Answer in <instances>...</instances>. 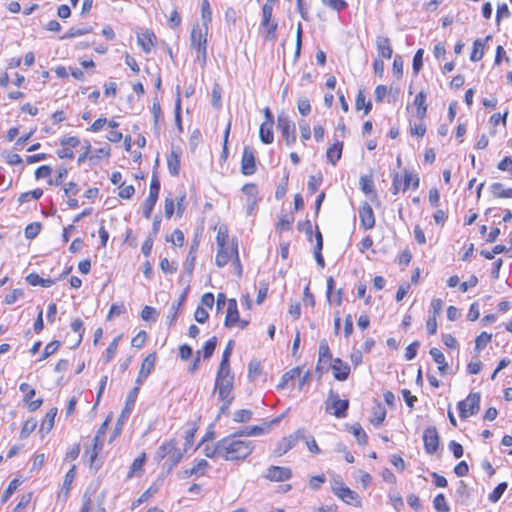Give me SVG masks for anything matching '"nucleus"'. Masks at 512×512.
<instances>
[{
    "label": "nucleus",
    "mask_w": 512,
    "mask_h": 512,
    "mask_svg": "<svg viewBox=\"0 0 512 512\" xmlns=\"http://www.w3.org/2000/svg\"><path fill=\"white\" fill-rule=\"evenodd\" d=\"M76 476V467L75 465L72 466V468L66 473L63 486H62V492H64L65 495H67L70 491V487L72 482L74 481Z\"/></svg>",
    "instance_id": "c03bdc74"
},
{
    "label": "nucleus",
    "mask_w": 512,
    "mask_h": 512,
    "mask_svg": "<svg viewBox=\"0 0 512 512\" xmlns=\"http://www.w3.org/2000/svg\"><path fill=\"white\" fill-rule=\"evenodd\" d=\"M506 489H507V483L506 482L499 483L494 488V490L488 495V499L492 503H496L502 497V495L506 491Z\"/></svg>",
    "instance_id": "a18cd8bd"
},
{
    "label": "nucleus",
    "mask_w": 512,
    "mask_h": 512,
    "mask_svg": "<svg viewBox=\"0 0 512 512\" xmlns=\"http://www.w3.org/2000/svg\"><path fill=\"white\" fill-rule=\"evenodd\" d=\"M156 362V356L154 354H149L145 357L143 360L139 374H141V377H148L149 374L152 372L154 365Z\"/></svg>",
    "instance_id": "72a5a7b5"
},
{
    "label": "nucleus",
    "mask_w": 512,
    "mask_h": 512,
    "mask_svg": "<svg viewBox=\"0 0 512 512\" xmlns=\"http://www.w3.org/2000/svg\"><path fill=\"white\" fill-rule=\"evenodd\" d=\"M490 191L495 198H512V188L505 189L500 182L492 183Z\"/></svg>",
    "instance_id": "7c9ffc66"
},
{
    "label": "nucleus",
    "mask_w": 512,
    "mask_h": 512,
    "mask_svg": "<svg viewBox=\"0 0 512 512\" xmlns=\"http://www.w3.org/2000/svg\"><path fill=\"white\" fill-rule=\"evenodd\" d=\"M292 477V470L284 466H269L263 473V478L272 482H284Z\"/></svg>",
    "instance_id": "1a4fd4ad"
},
{
    "label": "nucleus",
    "mask_w": 512,
    "mask_h": 512,
    "mask_svg": "<svg viewBox=\"0 0 512 512\" xmlns=\"http://www.w3.org/2000/svg\"><path fill=\"white\" fill-rule=\"evenodd\" d=\"M480 393H470L466 399L460 401L457 405L459 416L466 419L470 416L477 414L480 410Z\"/></svg>",
    "instance_id": "0eeeda50"
},
{
    "label": "nucleus",
    "mask_w": 512,
    "mask_h": 512,
    "mask_svg": "<svg viewBox=\"0 0 512 512\" xmlns=\"http://www.w3.org/2000/svg\"><path fill=\"white\" fill-rule=\"evenodd\" d=\"M197 250H198V242L194 241L190 246L189 253L187 255V259L184 264L185 270L189 274H191L194 269Z\"/></svg>",
    "instance_id": "473e14b6"
},
{
    "label": "nucleus",
    "mask_w": 512,
    "mask_h": 512,
    "mask_svg": "<svg viewBox=\"0 0 512 512\" xmlns=\"http://www.w3.org/2000/svg\"><path fill=\"white\" fill-rule=\"evenodd\" d=\"M500 171H508L512 177V158L509 156L504 157L497 165Z\"/></svg>",
    "instance_id": "774afa93"
},
{
    "label": "nucleus",
    "mask_w": 512,
    "mask_h": 512,
    "mask_svg": "<svg viewBox=\"0 0 512 512\" xmlns=\"http://www.w3.org/2000/svg\"><path fill=\"white\" fill-rule=\"evenodd\" d=\"M203 452H204V455L208 458L222 457V449L220 448V440L213 447L206 446L204 448Z\"/></svg>",
    "instance_id": "864d4df0"
},
{
    "label": "nucleus",
    "mask_w": 512,
    "mask_h": 512,
    "mask_svg": "<svg viewBox=\"0 0 512 512\" xmlns=\"http://www.w3.org/2000/svg\"><path fill=\"white\" fill-rule=\"evenodd\" d=\"M40 229H41V225L39 223L29 224L25 228V236H26V238H28V239L35 238L39 234Z\"/></svg>",
    "instance_id": "e2e57ef3"
},
{
    "label": "nucleus",
    "mask_w": 512,
    "mask_h": 512,
    "mask_svg": "<svg viewBox=\"0 0 512 512\" xmlns=\"http://www.w3.org/2000/svg\"><path fill=\"white\" fill-rule=\"evenodd\" d=\"M160 192V181L156 176H153L150 182L149 195L150 197L158 199Z\"/></svg>",
    "instance_id": "0e129e2a"
},
{
    "label": "nucleus",
    "mask_w": 512,
    "mask_h": 512,
    "mask_svg": "<svg viewBox=\"0 0 512 512\" xmlns=\"http://www.w3.org/2000/svg\"><path fill=\"white\" fill-rule=\"evenodd\" d=\"M270 431V425H266L263 423L262 425H255L245 428L242 431H239L237 435L239 436H259Z\"/></svg>",
    "instance_id": "a878e982"
},
{
    "label": "nucleus",
    "mask_w": 512,
    "mask_h": 512,
    "mask_svg": "<svg viewBox=\"0 0 512 512\" xmlns=\"http://www.w3.org/2000/svg\"><path fill=\"white\" fill-rule=\"evenodd\" d=\"M331 489L334 495L346 504L353 505L355 507L361 506V497L358 493L346 486L341 479H333L331 481Z\"/></svg>",
    "instance_id": "20e7f679"
},
{
    "label": "nucleus",
    "mask_w": 512,
    "mask_h": 512,
    "mask_svg": "<svg viewBox=\"0 0 512 512\" xmlns=\"http://www.w3.org/2000/svg\"><path fill=\"white\" fill-rule=\"evenodd\" d=\"M273 123L263 122L260 126L259 136L264 144H271L274 140L272 132Z\"/></svg>",
    "instance_id": "c756f323"
},
{
    "label": "nucleus",
    "mask_w": 512,
    "mask_h": 512,
    "mask_svg": "<svg viewBox=\"0 0 512 512\" xmlns=\"http://www.w3.org/2000/svg\"><path fill=\"white\" fill-rule=\"evenodd\" d=\"M432 359L438 364V370L442 375H445L448 370V364L445 360L444 354L438 348H431L429 351Z\"/></svg>",
    "instance_id": "5701e85b"
},
{
    "label": "nucleus",
    "mask_w": 512,
    "mask_h": 512,
    "mask_svg": "<svg viewBox=\"0 0 512 512\" xmlns=\"http://www.w3.org/2000/svg\"><path fill=\"white\" fill-rule=\"evenodd\" d=\"M300 372V368L296 367L283 374L281 381L278 384V388L283 389L290 380H293L296 376L300 375Z\"/></svg>",
    "instance_id": "de8ad7c7"
},
{
    "label": "nucleus",
    "mask_w": 512,
    "mask_h": 512,
    "mask_svg": "<svg viewBox=\"0 0 512 512\" xmlns=\"http://www.w3.org/2000/svg\"><path fill=\"white\" fill-rule=\"evenodd\" d=\"M359 219L361 226L365 230L372 229L375 225V217L372 207L367 203H363L359 207Z\"/></svg>",
    "instance_id": "f8f14e48"
},
{
    "label": "nucleus",
    "mask_w": 512,
    "mask_h": 512,
    "mask_svg": "<svg viewBox=\"0 0 512 512\" xmlns=\"http://www.w3.org/2000/svg\"><path fill=\"white\" fill-rule=\"evenodd\" d=\"M349 401L347 399H340L339 395L333 390L329 391L328 397L325 401V409L337 418H345Z\"/></svg>",
    "instance_id": "39448f33"
},
{
    "label": "nucleus",
    "mask_w": 512,
    "mask_h": 512,
    "mask_svg": "<svg viewBox=\"0 0 512 512\" xmlns=\"http://www.w3.org/2000/svg\"><path fill=\"white\" fill-rule=\"evenodd\" d=\"M492 335L487 332H482L479 336H477L475 340V348L481 350L486 347V345L491 341Z\"/></svg>",
    "instance_id": "6e6d98bb"
},
{
    "label": "nucleus",
    "mask_w": 512,
    "mask_h": 512,
    "mask_svg": "<svg viewBox=\"0 0 512 512\" xmlns=\"http://www.w3.org/2000/svg\"><path fill=\"white\" fill-rule=\"evenodd\" d=\"M318 354H319V357H318V365L316 368L317 370L320 369L319 365L321 363H323V362L326 363V362L332 360V355H331L330 348H329V345H328V342L326 339H323L320 341Z\"/></svg>",
    "instance_id": "c85d7f7f"
},
{
    "label": "nucleus",
    "mask_w": 512,
    "mask_h": 512,
    "mask_svg": "<svg viewBox=\"0 0 512 512\" xmlns=\"http://www.w3.org/2000/svg\"><path fill=\"white\" fill-rule=\"evenodd\" d=\"M322 3L336 11H341L347 7V3L344 0H321Z\"/></svg>",
    "instance_id": "bf43d9fd"
},
{
    "label": "nucleus",
    "mask_w": 512,
    "mask_h": 512,
    "mask_svg": "<svg viewBox=\"0 0 512 512\" xmlns=\"http://www.w3.org/2000/svg\"><path fill=\"white\" fill-rule=\"evenodd\" d=\"M256 171L254 151L250 146H245L241 159V172L244 175H252Z\"/></svg>",
    "instance_id": "9d476101"
},
{
    "label": "nucleus",
    "mask_w": 512,
    "mask_h": 512,
    "mask_svg": "<svg viewBox=\"0 0 512 512\" xmlns=\"http://www.w3.org/2000/svg\"><path fill=\"white\" fill-rule=\"evenodd\" d=\"M26 281L31 285V286H42V287H46V288H49L51 287L52 285L55 284V280L54 279H50V278H42L40 277L37 273H30L27 277H26Z\"/></svg>",
    "instance_id": "bb28decb"
},
{
    "label": "nucleus",
    "mask_w": 512,
    "mask_h": 512,
    "mask_svg": "<svg viewBox=\"0 0 512 512\" xmlns=\"http://www.w3.org/2000/svg\"><path fill=\"white\" fill-rule=\"evenodd\" d=\"M141 318L144 321H156V318H157L156 309L151 306H144V308L141 311Z\"/></svg>",
    "instance_id": "4d7b16f0"
},
{
    "label": "nucleus",
    "mask_w": 512,
    "mask_h": 512,
    "mask_svg": "<svg viewBox=\"0 0 512 512\" xmlns=\"http://www.w3.org/2000/svg\"><path fill=\"white\" fill-rule=\"evenodd\" d=\"M483 55V42L480 39H476L473 43V49L470 55V60L473 62L480 61Z\"/></svg>",
    "instance_id": "79ce46f5"
},
{
    "label": "nucleus",
    "mask_w": 512,
    "mask_h": 512,
    "mask_svg": "<svg viewBox=\"0 0 512 512\" xmlns=\"http://www.w3.org/2000/svg\"><path fill=\"white\" fill-rule=\"evenodd\" d=\"M426 133V125L423 120L411 126V135L422 138Z\"/></svg>",
    "instance_id": "338daca9"
},
{
    "label": "nucleus",
    "mask_w": 512,
    "mask_h": 512,
    "mask_svg": "<svg viewBox=\"0 0 512 512\" xmlns=\"http://www.w3.org/2000/svg\"><path fill=\"white\" fill-rule=\"evenodd\" d=\"M297 107L302 116H307L311 112L310 101L307 98L299 99Z\"/></svg>",
    "instance_id": "69168bd1"
},
{
    "label": "nucleus",
    "mask_w": 512,
    "mask_h": 512,
    "mask_svg": "<svg viewBox=\"0 0 512 512\" xmlns=\"http://www.w3.org/2000/svg\"><path fill=\"white\" fill-rule=\"evenodd\" d=\"M233 341H229L226 348L223 351L222 359L219 365V369H230V357L233 350Z\"/></svg>",
    "instance_id": "58836bf2"
},
{
    "label": "nucleus",
    "mask_w": 512,
    "mask_h": 512,
    "mask_svg": "<svg viewBox=\"0 0 512 512\" xmlns=\"http://www.w3.org/2000/svg\"><path fill=\"white\" fill-rule=\"evenodd\" d=\"M59 347H60V342L59 341L55 340V341H52V342L48 343L45 346L43 354H42L41 358L39 359V361L47 359L49 356L54 354L59 349Z\"/></svg>",
    "instance_id": "3c124183"
},
{
    "label": "nucleus",
    "mask_w": 512,
    "mask_h": 512,
    "mask_svg": "<svg viewBox=\"0 0 512 512\" xmlns=\"http://www.w3.org/2000/svg\"><path fill=\"white\" fill-rule=\"evenodd\" d=\"M137 40L143 51L149 53L155 46L156 36L153 32L145 30L137 34Z\"/></svg>",
    "instance_id": "f3484780"
},
{
    "label": "nucleus",
    "mask_w": 512,
    "mask_h": 512,
    "mask_svg": "<svg viewBox=\"0 0 512 512\" xmlns=\"http://www.w3.org/2000/svg\"><path fill=\"white\" fill-rule=\"evenodd\" d=\"M167 167L172 176H178L180 172V153L172 149L167 156Z\"/></svg>",
    "instance_id": "aec40b11"
},
{
    "label": "nucleus",
    "mask_w": 512,
    "mask_h": 512,
    "mask_svg": "<svg viewBox=\"0 0 512 512\" xmlns=\"http://www.w3.org/2000/svg\"><path fill=\"white\" fill-rule=\"evenodd\" d=\"M322 183V176L311 175L308 180V191L313 194L315 193Z\"/></svg>",
    "instance_id": "052dcab7"
},
{
    "label": "nucleus",
    "mask_w": 512,
    "mask_h": 512,
    "mask_svg": "<svg viewBox=\"0 0 512 512\" xmlns=\"http://www.w3.org/2000/svg\"><path fill=\"white\" fill-rule=\"evenodd\" d=\"M239 322V311L235 299H229L226 311L224 325L226 328H232Z\"/></svg>",
    "instance_id": "4468645a"
},
{
    "label": "nucleus",
    "mask_w": 512,
    "mask_h": 512,
    "mask_svg": "<svg viewBox=\"0 0 512 512\" xmlns=\"http://www.w3.org/2000/svg\"><path fill=\"white\" fill-rule=\"evenodd\" d=\"M385 417H386L385 408L381 404H378L373 410L372 417H371L370 421L374 426H379L383 423V421L385 420Z\"/></svg>",
    "instance_id": "e433bc0d"
},
{
    "label": "nucleus",
    "mask_w": 512,
    "mask_h": 512,
    "mask_svg": "<svg viewBox=\"0 0 512 512\" xmlns=\"http://www.w3.org/2000/svg\"><path fill=\"white\" fill-rule=\"evenodd\" d=\"M355 107L357 110L364 109V114L367 115L372 109V103L370 101H366L365 94L362 90L358 91Z\"/></svg>",
    "instance_id": "c9c22d12"
},
{
    "label": "nucleus",
    "mask_w": 512,
    "mask_h": 512,
    "mask_svg": "<svg viewBox=\"0 0 512 512\" xmlns=\"http://www.w3.org/2000/svg\"><path fill=\"white\" fill-rule=\"evenodd\" d=\"M350 431L352 432V434L355 436L357 442L360 444V445H364L366 444L367 442V434L366 432L364 431V429L361 427L360 424L358 423H355L351 426V429Z\"/></svg>",
    "instance_id": "a19ab883"
},
{
    "label": "nucleus",
    "mask_w": 512,
    "mask_h": 512,
    "mask_svg": "<svg viewBox=\"0 0 512 512\" xmlns=\"http://www.w3.org/2000/svg\"><path fill=\"white\" fill-rule=\"evenodd\" d=\"M343 150V143L340 141H336L332 146L327 149L326 158L327 161L332 165H335L338 160L341 158Z\"/></svg>",
    "instance_id": "4be33fe9"
},
{
    "label": "nucleus",
    "mask_w": 512,
    "mask_h": 512,
    "mask_svg": "<svg viewBox=\"0 0 512 512\" xmlns=\"http://www.w3.org/2000/svg\"><path fill=\"white\" fill-rule=\"evenodd\" d=\"M201 16L203 20V26L206 30H208V24L212 20V11L208 0H202Z\"/></svg>",
    "instance_id": "4c0bfd02"
},
{
    "label": "nucleus",
    "mask_w": 512,
    "mask_h": 512,
    "mask_svg": "<svg viewBox=\"0 0 512 512\" xmlns=\"http://www.w3.org/2000/svg\"><path fill=\"white\" fill-rule=\"evenodd\" d=\"M262 27L266 29L267 39L274 40L276 38L277 23L270 20L269 23H265L262 19Z\"/></svg>",
    "instance_id": "680f3d73"
},
{
    "label": "nucleus",
    "mask_w": 512,
    "mask_h": 512,
    "mask_svg": "<svg viewBox=\"0 0 512 512\" xmlns=\"http://www.w3.org/2000/svg\"><path fill=\"white\" fill-rule=\"evenodd\" d=\"M158 199L148 196L143 203V215L149 219Z\"/></svg>",
    "instance_id": "8fccbe9b"
},
{
    "label": "nucleus",
    "mask_w": 512,
    "mask_h": 512,
    "mask_svg": "<svg viewBox=\"0 0 512 512\" xmlns=\"http://www.w3.org/2000/svg\"><path fill=\"white\" fill-rule=\"evenodd\" d=\"M424 448L428 454H434L439 446V434L435 427H429L423 434Z\"/></svg>",
    "instance_id": "9b49d317"
},
{
    "label": "nucleus",
    "mask_w": 512,
    "mask_h": 512,
    "mask_svg": "<svg viewBox=\"0 0 512 512\" xmlns=\"http://www.w3.org/2000/svg\"><path fill=\"white\" fill-rule=\"evenodd\" d=\"M277 127L280 130L287 146H291L296 142L295 123L291 121L287 115H278Z\"/></svg>",
    "instance_id": "6e6552de"
},
{
    "label": "nucleus",
    "mask_w": 512,
    "mask_h": 512,
    "mask_svg": "<svg viewBox=\"0 0 512 512\" xmlns=\"http://www.w3.org/2000/svg\"><path fill=\"white\" fill-rule=\"evenodd\" d=\"M331 369L333 371L335 379L338 381L346 380L350 374L349 365L346 362L342 361L340 358L333 359Z\"/></svg>",
    "instance_id": "2eb2a0df"
},
{
    "label": "nucleus",
    "mask_w": 512,
    "mask_h": 512,
    "mask_svg": "<svg viewBox=\"0 0 512 512\" xmlns=\"http://www.w3.org/2000/svg\"><path fill=\"white\" fill-rule=\"evenodd\" d=\"M414 105L416 106V115L419 120H424L427 113V104H426V94L423 91H420L415 99Z\"/></svg>",
    "instance_id": "b1692460"
},
{
    "label": "nucleus",
    "mask_w": 512,
    "mask_h": 512,
    "mask_svg": "<svg viewBox=\"0 0 512 512\" xmlns=\"http://www.w3.org/2000/svg\"><path fill=\"white\" fill-rule=\"evenodd\" d=\"M156 492V489H154L153 487H149L146 491H144L140 497L135 500L133 502V505H132V508H136L138 507L140 504L146 502L149 500L150 497H152L154 495V493Z\"/></svg>",
    "instance_id": "13d9d810"
},
{
    "label": "nucleus",
    "mask_w": 512,
    "mask_h": 512,
    "mask_svg": "<svg viewBox=\"0 0 512 512\" xmlns=\"http://www.w3.org/2000/svg\"><path fill=\"white\" fill-rule=\"evenodd\" d=\"M146 461V454L142 453L137 458L134 459L133 463L130 466V469L127 474V479L133 478L138 472L143 471V467Z\"/></svg>",
    "instance_id": "2f4dec72"
},
{
    "label": "nucleus",
    "mask_w": 512,
    "mask_h": 512,
    "mask_svg": "<svg viewBox=\"0 0 512 512\" xmlns=\"http://www.w3.org/2000/svg\"><path fill=\"white\" fill-rule=\"evenodd\" d=\"M57 415V408H51L45 415V418L43 419L41 425H40V432L41 433H49L54 425V420Z\"/></svg>",
    "instance_id": "cd10ccee"
},
{
    "label": "nucleus",
    "mask_w": 512,
    "mask_h": 512,
    "mask_svg": "<svg viewBox=\"0 0 512 512\" xmlns=\"http://www.w3.org/2000/svg\"><path fill=\"white\" fill-rule=\"evenodd\" d=\"M209 468V463L205 459H199L196 461L195 465L184 471L186 477H191L193 475L203 476L206 474L207 469Z\"/></svg>",
    "instance_id": "393cba45"
},
{
    "label": "nucleus",
    "mask_w": 512,
    "mask_h": 512,
    "mask_svg": "<svg viewBox=\"0 0 512 512\" xmlns=\"http://www.w3.org/2000/svg\"><path fill=\"white\" fill-rule=\"evenodd\" d=\"M252 418V411L248 409H241L234 413L233 420L237 423L248 422Z\"/></svg>",
    "instance_id": "09e8293b"
},
{
    "label": "nucleus",
    "mask_w": 512,
    "mask_h": 512,
    "mask_svg": "<svg viewBox=\"0 0 512 512\" xmlns=\"http://www.w3.org/2000/svg\"><path fill=\"white\" fill-rule=\"evenodd\" d=\"M410 185H412L413 189H417L419 187V178L417 175H414L411 172L405 170L403 191L407 190Z\"/></svg>",
    "instance_id": "37998d69"
},
{
    "label": "nucleus",
    "mask_w": 512,
    "mask_h": 512,
    "mask_svg": "<svg viewBox=\"0 0 512 512\" xmlns=\"http://www.w3.org/2000/svg\"><path fill=\"white\" fill-rule=\"evenodd\" d=\"M90 32H92L91 26H84L81 28L72 27L60 37V40L72 39L78 36L86 35Z\"/></svg>",
    "instance_id": "f704fd0d"
},
{
    "label": "nucleus",
    "mask_w": 512,
    "mask_h": 512,
    "mask_svg": "<svg viewBox=\"0 0 512 512\" xmlns=\"http://www.w3.org/2000/svg\"><path fill=\"white\" fill-rule=\"evenodd\" d=\"M242 191L247 197V209H248V213L250 214L258 202L257 186L254 183H247L243 186Z\"/></svg>",
    "instance_id": "dca6fc26"
},
{
    "label": "nucleus",
    "mask_w": 512,
    "mask_h": 512,
    "mask_svg": "<svg viewBox=\"0 0 512 512\" xmlns=\"http://www.w3.org/2000/svg\"><path fill=\"white\" fill-rule=\"evenodd\" d=\"M376 47L378 54L383 58L390 59L392 57L393 49L389 38L383 36L377 37Z\"/></svg>",
    "instance_id": "6ab92c4d"
},
{
    "label": "nucleus",
    "mask_w": 512,
    "mask_h": 512,
    "mask_svg": "<svg viewBox=\"0 0 512 512\" xmlns=\"http://www.w3.org/2000/svg\"><path fill=\"white\" fill-rule=\"evenodd\" d=\"M139 392V387H134L128 394L126 399V404L124 409L122 410V413L119 417V420H125L130 415L132 408L136 402V398Z\"/></svg>",
    "instance_id": "412c9836"
},
{
    "label": "nucleus",
    "mask_w": 512,
    "mask_h": 512,
    "mask_svg": "<svg viewBox=\"0 0 512 512\" xmlns=\"http://www.w3.org/2000/svg\"><path fill=\"white\" fill-rule=\"evenodd\" d=\"M207 30L203 32L198 27H194L191 31V46L197 51V60L201 61L202 65L206 63L207 58Z\"/></svg>",
    "instance_id": "423d86ee"
},
{
    "label": "nucleus",
    "mask_w": 512,
    "mask_h": 512,
    "mask_svg": "<svg viewBox=\"0 0 512 512\" xmlns=\"http://www.w3.org/2000/svg\"><path fill=\"white\" fill-rule=\"evenodd\" d=\"M220 448L224 460L236 461L246 459L252 453L254 445L251 441L230 436L220 440Z\"/></svg>",
    "instance_id": "f03ea898"
},
{
    "label": "nucleus",
    "mask_w": 512,
    "mask_h": 512,
    "mask_svg": "<svg viewBox=\"0 0 512 512\" xmlns=\"http://www.w3.org/2000/svg\"><path fill=\"white\" fill-rule=\"evenodd\" d=\"M433 507L437 512H449L450 507L446 501L445 495L439 493L433 500Z\"/></svg>",
    "instance_id": "ea45409f"
},
{
    "label": "nucleus",
    "mask_w": 512,
    "mask_h": 512,
    "mask_svg": "<svg viewBox=\"0 0 512 512\" xmlns=\"http://www.w3.org/2000/svg\"><path fill=\"white\" fill-rule=\"evenodd\" d=\"M423 49H419L417 50V52L415 53L414 57H413V64H412V69H413V72L414 74H418L420 69L422 68L423 66Z\"/></svg>",
    "instance_id": "5fc2aeb1"
},
{
    "label": "nucleus",
    "mask_w": 512,
    "mask_h": 512,
    "mask_svg": "<svg viewBox=\"0 0 512 512\" xmlns=\"http://www.w3.org/2000/svg\"><path fill=\"white\" fill-rule=\"evenodd\" d=\"M37 422L34 419L27 420L20 431V437L22 439L27 438L36 428Z\"/></svg>",
    "instance_id": "603ef678"
},
{
    "label": "nucleus",
    "mask_w": 512,
    "mask_h": 512,
    "mask_svg": "<svg viewBox=\"0 0 512 512\" xmlns=\"http://www.w3.org/2000/svg\"><path fill=\"white\" fill-rule=\"evenodd\" d=\"M235 249H237V246L232 248L219 247L215 259L216 265L218 267H224L232 258V256L235 257Z\"/></svg>",
    "instance_id": "a211bd4d"
},
{
    "label": "nucleus",
    "mask_w": 512,
    "mask_h": 512,
    "mask_svg": "<svg viewBox=\"0 0 512 512\" xmlns=\"http://www.w3.org/2000/svg\"><path fill=\"white\" fill-rule=\"evenodd\" d=\"M156 455L160 460L167 458L166 464L169 465V471L183 458V452L178 448V442L175 438L163 443L158 448Z\"/></svg>",
    "instance_id": "7ed1b4c3"
},
{
    "label": "nucleus",
    "mask_w": 512,
    "mask_h": 512,
    "mask_svg": "<svg viewBox=\"0 0 512 512\" xmlns=\"http://www.w3.org/2000/svg\"><path fill=\"white\" fill-rule=\"evenodd\" d=\"M301 431H297L294 434L289 435L288 437H284L277 445L275 449V455L280 457L286 454L289 450H291L297 443L300 438Z\"/></svg>",
    "instance_id": "ddd939ff"
},
{
    "label": "nucleus",
    "mask_w": 512,
    "mask_h": 512,
    "mask_svg": "<svg viewBox=\"0 0 512 512\" xmlns=\"http://www.w3.org/2000/svg\"><path fill=\"white\" fill-rule=\"evenodd\" d=\"M216 345H217V337L213 336L212 338H210L209 340L206 341V343L204 344L203 346V358L204 359H209L215 348H216Z\"/></svg>",
    "instance_id": "49530a36"
},
{
    "label": "nucleus",
    "mask_w": 512,
    "mask_h": 512,
    "mask_svg": "<svg viewBox=\"0 0 512 512\" xmlns=\"http://www.w3.org/2000/svg\"><path fill=\"white\" fill-rule=\"evenodd\" d=\"M234 388V375L230 369H219L216 374L214 392L217 393L219 401L222 402L220 414L225 413L234 400L232 391Z\"/></svg>",
    "instance_id": "f257e3e1"
}]
</instances>
